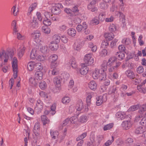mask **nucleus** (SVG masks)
Returning <instances> with one entry per match:
<instances>
[{"mask_svg": "<svg viewBox=\"0 0 146 146\" xmlns=\"http://www.w3.org/2000/svg\"><path fill=\"white\" fill-rule=\"evenodd\" d=\"M120 64V62H117V58L115 57L110 58L108 60V66H113L115 70H117V68Z\"/></svg>", "mask_w": 146, "mask_h": 146, "instance_id": "obj_1", "label": "nucleus"}, {"mask_svg": "<svg viewBox=\"0 0 146 146\" xmlns=\"http://www.w3.org/2000/svg\"><path fill=\"white\" fill-rule=\"evenodd\" d=\"M63 8V6L60 3L56 4L55 6L53 7L52 9V12L54 14L58 15L61 12V9Z\"/></svg>", "mask_w": 146, "mask_h": 146, "instance_id": "obj_2", "label": "nucleus"}, {"mask_svg": "<svg viewBox=\"0 0 146 146\" xmlns=\"http://www.w3.org/2000/svg\"><path fill=\"white\" fill-rule=\"evenodd\" d=\"M13 55V51L11 49H8L6 52L5 51L3 56V58H5L3 60L4 62H7L9 59V56H10L11 58H12Z\"/></svg>", "mask_w": 146, "mask_h": 146, "instance_id": "obj_3", "label": "nucleus"}, {"mask_svg": "<svg viewBox=\"0 0 146 146\" xmlns=\"http://www.w3.org/2000/svg\"><path fill=\"white\" fill-rule=\"evenodd\" d=\"M44 15L45 18H44L43 21V23L46 26V27L49 26L51 24V22L49 19L51 18V17L52 16V15H51V13L48 12H45L44 13Z\"/></svg>", "mask_w": 146, "mask_h": 146, "instance_id": "obj_4", "label": "nucleus"}, {"mask_svg": "<svg viewBox=\"0 0 146 146\" xmlns=\"http://www.w3.org/2000/svg\"><path fill=\"white\" fill-rule=\"evenodd\" d=\"M91 54L90 53L87 54L84 58L85 64L87 65H91L94 62V59L91 57Z\"/></svg>", "mask_w": 146, "mask_h": 146, "instance_id": "obj_5", "label": "nucleus"}, {"mask_svg": "<svg viewBox=\"0 0 146 146\" xmlns=\"http://www.w3.org/2000/svg\"><path fill=\"white\" fill-rule=\"evenodd\" d=\"M58 58V56L55 54L49 56V58L50 61L51 62V67H54L57 66V60Z\"/></svg>", "mask_w": 146, "mask_h": 146, "instance_id": "obj_6", "label": "nucleus"}, {"mask_svg": "<svg viewBox=\"0 0 146 146\" xmlns=\"http://www.w3.org/2000/svg\"><path fill=\"white\" fill-rule=\"evenodd\" d=\"M97 100L96 104L97 106H100L101 105L103 102H105L106 101V95L104 94L103 96H100L97 98Z\"/></svg>", "mask_w": 146, "mask_h": 146, "instance_id": "obj_7", "label": "nucleus"}, {"mask_svg": "<svg viewBox=\"0 0 146 146\" xmlns=\"http://www.w3.org/2000/svg\"><path fill=\"white\" fill-rule=\"evenodd\" d=\"M132 124L129 119L124 121L121 124V126L124 129L127 130L131 127Z\"/></svg>", "mask_w": 146, "mask_h": 146, "instance_id": "obj_8", "label": "nucleus"}, {"mask_svg": "<svg viewBox=\"0 0 146 146\" xmlns=\"http://www.w3.org/2000/svg\"><path fill=\"white\" fill-rule=\"evenodd\" d=\"M36 18L33 17L30 21L29 26L33 29H36L38 27V23Z\"/></svg>", "mask_w": 146, "mask_h": 146, "instance_id": "obj_9", "label": "nucleus"}, {"mask_svg": "<svg viewBox=\"0 0 146 146\" xmlns=\"http://www.w3.org/2000/svg\"><path fill=\"white\" fill-rule=\"evenodd\" d=\"M88 68L86 66H85L84 64H82V67L80 70V72L81 75H84L88 73Z\"/></svg>", "mask_w": 146, "mask_h": 146, "instance_id": "obj_10", "label": "nucleus"}, {"mask_svg": "<svg viewBox=\"0 0 146 146\" xmlns=\"http://www.w3.org/2000/svg\"><path fill=\"white\" fill-rule=\"evenodd\" d=\"M62 80L61 78L60 77H56L53 80V82L57 87H58L60 86Z\"/></svg>", "mask_w": 146, "mask_h": 146, "instance_id": "obj_11", "label": "nucleus"}, {"mask_svg": "<svg viewBox=\"0 0 146 146\" xmlns=\"http://www.w3.org/2000/svg\"><path fill=\"white\" fill-rule=\"evenodd\" d=\"M43 74L41 71H37L35 74V78L37 80H40L42 79Z\"/></svg>", "mask_w": 146, "mask_h": 146, "instance_id": "obj_12", "label": "nucleus"}, {"mask_svg": "<svg viewBox=\"0 0 146 146\" xmlns=\"http://www.w3.org/2000/svg\"><path fill=\"white\" fill-rule=\"evenodd\" d=\"M36 108L38 110V111L40 112L43 108V104L42 102L40 100L37 101L36 104Z\"/></svg>", "mask_w": 146, "mask_h": 146, "instance_id": "obj_13", "label": "nucleus"}, {"mask_svg": "<svg viewBox=\"0 0 146 146\" xmlns=\"http://www.w3.org/2000/svg\"><path fill=\"white\" fill-rule=\"evenodd\" d=\"M88 86L89 88L93 90H96L97 86L96 82L94 81H91L88 84Z\"/></svg>", "mask_w": 146, "mask_h": 146, "instance_id": "obj_14", "label": "nucleus"}, {"mask_svg": "<svg viewBox=\"0 0 146 146\" xmlns=\"http://www.w3.org/2000/svg\"><path fill=\"white\" fill-rule=\"evenodd\" d=\"M125 52H117L116 54L117 58L119 60H121L125 58Z\"/></svg>", "mask_w": 146, "mask_h": 146, "instance_id": "obj_15", "label": "nucleus"}, {"mask_svg": "<svg viewBox=\"0 0 146 146\" xmlns=\"http://www.w3.org/2000/svg\"><path fill=\"white\" fill-rule=\"evenodd\" d=\"M104 37L107 40L110 41L114 37V35L113 33H106L104 35Z\"/></svg>", "mask_w": 146, "mask_h": 146, "instance_id": "obj_16", "label": "nucleus"}, {"mask_svg": "<svg viewBox=\"0 0 146 146\" xmlns=\"http://www.w3.org/2000/svg\"><path fill=\"white\" fill-rule=\"evenodd\" d=\"M49 47L51 50L53 51H56L57 50L58 47V44L51 42L50 44Z\"/></svg>", "mask_w": 146, "mask_h": 146, "instance_id": "obj_17", "label": "nucleus"}, {"mask_svg": "<svg viewBox=\"0 0 146 146\" xmlns=\"http://www.w3.org/2000/svg\"><path fill=\"white\" fill-rule=\"evenodd\" d=\"M41 117L43 125H45L49 123L50 121L45 115H42L41 116Z\"/></svg>", "mask_w": 146, "mask_h": 146, "instance_id": "obj_18", "label": "nucleus"}, {"mask_svg": "<svg viewBox=\"0 0 146 146\" xmlns=\"http://www.w3.org/2000/svg\"><path fill=\"white\" fill-rule=\"evenodd\" d=\"M76 30L73 28H70L67 30L68 35L72 37L76 35Z\"/></svg>", "mask_w": 146, "mask_h": 146, "instance_id": "obj_19", "label": "nucleus"}, {"mask_svg": "<svg viewBox=\"0 0 146 146\" xmlns=\"http://www.w3.org/2000/svg\"><path fill=\"white\" fill-rule=\"evenodd\" d=\"M34 69L37 71H41L43 69L42 64L40 62L35 63Z\"/></svg>", "mask_w": 146, "mask_h": 146, "instance_id": "obj_20", "label": "nucleus"}, {"mask_svg": "<svg viewBox=\"0 0 146 146\" xmlns=\"http://www.w3.org/2000/svg\"><path fill=\"white\" fill-rule=\"evenodd\" d=\"M17 58L14 57L13 59L12 63V67L14 70L17 69Z\"/></svg>", "mask_w": 146, "mask_h": 146, "instance_id": "obj_21", "label": "nucleus"}, {"mask_svg": "<svg viewBox=\"0 0 146 146\" xmlns=\"http://www.w3.org/2000/svg\"><path fill=\"white\" fill-rule=\"evenodd\" d=\"M83 108V104L82 101H79L76 106V109L78 111L81 110Z\"/></svg>", "mask_w": 146, "mask_h": 146, "instance_id": "obj_22", "label": "nucleus"}, {"mask_svg": "<svg viewBox=\"0 0 146 146\" xmlns=\"http://www.w3.org/2000/svg\"><path fill=\"white\" fill-rule=\"evenodd\" d=\"M105 71H102L99 73V78L101 80H105L106 77V74Z\"/></svg>", "mask_w": 146, "mask_h": 146, "instance_id": "obj_23", "label": "nucleus"}, {"mask_svg": "<svg viewBox=\"0 0 146 146\" xmlns=\"http://www.w3.org/2000/svg\"><path fill=\"white\" fill-rule=\"evenodd\" d=\"M108 62H104L102 64L101 66V68L100 69V71L102 72V71H106L107 69V66H108Z\"/></svg>", "mask_w": 146, "mask_h": 146, "instance_id": "obj_24", "label": "nucleus"}, {"mask_svg": "<svg viewBox=\"0 0 146 146\" xmlns=\"http://www.w3.org/2000/svg\"><path fill=\"white\" fill-rule=\"evenodd\" d=\"M127 76L131 79H133L134 77V74L133 72L130 70H128L125 72Z\"/></svg>", "mask_w": 146, "mask_h": 146, "instance_id": "obj_25", "label": "nucleus"}, {"mask_svg": "<svg viewBox=\"0 0 146 146\" xmlns=\"http://www.w3.org/2000/svg\"><path fill=\"white\" fill-rule=\"evenodd\" d=\"M60 36L57 35H54L52 37L53 41L52 42L58 44L60 42Z\"/></svg>", "mask_w": 146, "mask_h": 146, "instance_id": "obj_26", "label": "nucleus"}, {"mask_svg": "<svg viewBox=\"0 0 146 146\" xmlns=\"http://www.w3.org/2000/svg\"><path fill=\"white\" fill-rule=\"evenodd\" d=\"M35 62H29L27 65L28 69L29 71H32L34 69V66L35 65Z\"/></svg>", "mask_w": 146, "mask_h": 146, "instance_id": "obj_27", "label": "nucleus"}, {"mask_svg": "<svg viewBox=\"0 0 146 146\" xmlns=\"http://www.w3.org/2000/svg\"><path fill=\"white\" fill-rule=\"evenodd\" d=\"M100 70L98 69H96L95 71L92 74V76L94 79H97L99 76V73H100Z\"/></svg>", "mask_w": 146, "mask_h": 146, "instance_id": "obj_28", "label": "nucleus"}, {"mask_svg": "<svg viewBox=\"0 0 146 146\" xmlns=\"http://www.w3.org/2000/svg\"><path fill=\"white\" fill-rule=\"evenodd\" d=\"M29 82L33 86H36L37 85V82L36 81L35 78L30 77L29 79Z\"/></svg>", "mask_w": 146, "mask_h": 146, "instance_id": "obj_29", "label": "nucleus"}, {"mask_svg": "<svg viewBox=\"0 0 146 146\" xmlns=\"http://www.w3.org/2000/svg\"><path fill=\"white\" fill-rule=\"evenodd\" d=\"M52 138L54 139H56V137L58 135V132L56 131L51 130L50 132Z\"/></svg>", "mask_w": 146, "mask_h": 146, "instance_id": "obj_30", "label": "nucleus"}, {"mask_svg": "<svg viewBox=\"0 0 146 146\" xmlns=\"http://www.w3.org/2000/svg\"><path fill=\"white\" fill-rule=\"evenodd\" d=\"M144 129L143 127L140 126L136 129L135 131V133L136 134H139L143 133Z\"/></svg>", "mask_w": 146, "mask_h": 146, "instance_id": "obj_31", "label": "nucleus"}, {"mask_svg": "<svg viewBox=\"0 0 146 146\" xmlns=\"http://www.w3.org/2000/svg\"><path fill=\"white\" fill-rule=\"evenodd\" d=\"M39 131H33V132L34 135H33V138L36 141L38 138H40V134L39 133Z\"/></svg>", "mask_w": 146, "mask_h": 146, "instance_id": "obj_32", "label": "nucleus"}, {"mask_svg": "<svg viewBox=\"0 0 146 146\" xmlns=\"http://www.w3.org/2000/svg\"><path fill=\"white\" fill-rule=\"evenodd\" d=\"M139 108V105H137L131 106L128 110V111H133L137 110Z\"/></svg>", "mask_w": 146, "mask_h": 146, "instance_id": "obj_33", "label": "nucleus"}, {"mask_svg": "<svg viewBox=\"0 0 146 146\" xmlns=\"http://www.w3.org/2000/svg\"><path fill=\"white\" fill-rule=\"evenodd\" d=\"M62 101L64 104H66L70 102V100L68 97L65 96L62 98Z\"/></svg>", "mask_w": 146, "mask_h": 146, "instance_id": "obj_34", "label": "nucleus"}, {"mask_svg": "<svg viewBox=\"0 0 146 146\" xmlns=\"http://www.w3.org/2000/svg\"><path fill=\"white\" fill-rule=\"evenodd\" d=\"M42 32L45 34H48L50 32V28L47 27L43 26L42 27Z\"/></svg>", "mask_w": 146, "mask_h": 146, "instance_id": "obj_35", "label": "nucleus"}, {"mask_svg": "<svg viewBox=\"0 0 146 146\" xmlns=\"http://www.w3.org/2000/svg\"><path fill=\"white\" fill-rule=\"evenodd\" d=\"M39 86L41 89L43 90L46 88V84L45 82L42 81L41 82L39 83Z\"/></svg>", "mask_w": 146, "mask_h": 146, "instance_id": "obj_36", "label": "nucleus"}, {"mask_svg": "<svg viewBox=\"0 0 146 146\" xmlns=\"http://www.w3.org/2000/svg\"><path fill=\"white\" fill-rule=\"evenodd\" d=\"M71 11L73 13H72V14H73V17L76 16L78 14L79 10L78 9V7L76 6H75L74 7L72 10H71Z\"/></svg>", "mask_w": 146, "mask_h": 146, "instance_id": "obj_37", "label": "nucleus"}, {"mask_svg": "<svg viewBox=\"0 0 146 146\" xmlns=\"http://www.w3.org/2000/svg\"><path fill=\"white\" fill-rule=\"evenodd\" d=\"M133 142V139L131 138H127L125 141V143L127 145H132Z\"/></svg>", "mask_w": 146, "mask_h": 146, "instance_id": "obj_38", "label": "nucleus"}, {"mask_svg": "<svg viewBox=\"0 0 146 146\" xmlns=\"http://www.w3.org/2000/svg\"><path fill=\"white\" fill-rule=\"evenodd\" d=\"M116 30V27L115 25L113 24H112L109 27V31L110 32L112 33L113 32H114Z\"/></svg>", "mask_w": 146, "mask_h": 146, "instance_id": "obj_39", "label": "nucleus"}, {"mask_svg": "<svg viewBox=\"0 0 146 146\" xmlns=\"http://www.w3.org/2000/svg\"><path fill=\"white\" fill-rule=\"evenodd\" d=\"M25 47H23L22 48L19 50L18 55L20 58H21L23 56L25 52Z\"/></svg>", "mask_w": 146, "mask_h": 146, "instance_id": "obj_40", "label": "nucleus"}, {"mask_svg": "<svg viewBox=\"0 0 146 146\" xmlns=\"http://www.w3.org/2000/svg\"><path fill=\"white\" fill-rule=\"evenodd\" d=\"M87 120V117L85 115H82L80 117L78 120L79 121L82 123L86 122Z\"/></svg>", "mask_w": 146, "mask_h": 146, "instance_id": "obj_41", "label": "nucleus"}, {"mask_svg": "<svg viewBox=\"0 0 146 146\" xmlns=\"http://www.w3.org/2000/svg\"><path fill=\"white\" fill-rule=\"evenodd\" d=\"M86 133H83L81 135L76 138V141H78L79 140L81 141L82 139H84L86 136Z\"/></svg>", "mask_w": 146, "mask_h": 146, "instance_id": "obj_42", "label": "nucleus"}, {"mask_svg": "<svg viewBox=\"0 0 146 146\" xmlns=\"http://www.w3.org/2000/svg\"><path fill=\"white\" fill-rule=\"evenodd\" d=\"M106 14L105 13L102 12L100 13L99 15V19L101 21H103L105 18Z\"/></svg>", "mask_w": 146, "mask_h": 146, "instance_id": "obj_43", "label": "nucleus"}, {"mask_svg": "<svg viewBox=\"0 0 146 146\" xmlns=\"http://www.w3.org/2000/svg\"><path fill=\"white\" fill-rule=\"evenodd\" d=\"M40 129V124L38 122H36L35 124L33 129V131H39Z\"/></svg>", "mask_w": 146, "mask_h": 146, "instance_id": "obj_44", "label": "nucleus"}, {"mask_svg": "<svg viewBox=\"0 0 146 146\" xmlns=\"http://www.w3.org/2000/svg\"><path fill=\"white\" fill-rule=\"evenodd\" d=\"M113 141L114 137L113 136H112L111 137V139L108 140L105 143L104 145L103 146H109L112 143Z\"/></svg>", "mask_w": 146, "mask_h": 146, "instance_id": "obj_45", "label": "nucleus"}, {"mask_svg": "<svg viewBox=\"0 0 146 146\" xmlns=\"http://www.w3.org/2000/svg\"><path fill=\"white\" fill-rule=\"evenodd\" d=\"M113 126V124L111 123L105 125L104 127V130L106 131L108 129H110L112 128Z\"/></svg>", "mask_w": 146, "mask_h": 146, "instance_id": "obj_46", "label": "nucleus"}, {"mask_svg": "<svg viewBox=\"0 0 146 146\" xmlns=\"http://www.w3.org/2000/svg\"><path fill=\"white\" fill-rule=\"evenodd\" d=\"M35 51L34 50H31L30 54V56L31 59H33L36 58L37 55L35 53Z\"/></svg>", "mask_w": 146, "mask_h": 146, "instance_id": "obj_47", "label": "nucleus"}, {"mask_svg": "<svg viewBox=\"0 0 146 146\" xmlns=\"http://www.w3.org/2000/svg\"><path fill=\"white\" fill-rule=\"evenodd\" d=\"M69 121L72 124H75L77 120V118L76 116H73L69 118Z\"/></svg>", "mask_w": 146, "mask_h": 146, "instance_id": "obj_48", "label": "nucleus"}, {"mask_svg": "<svg viewBox=\"0 0 146 146\" xmlns=\"http://www.w3.org/2000/svg\"><path fill=\"white\" fill-rule=\"evenodd\" d=\"M139 112L140 113H143L145 111H146V104L143 105L139 108Z\"/></svg>", "mask_w": 146, "mask_h": 146, "instance_id": "obj_49", "label": "nucleus"}, {"mask_svg": "<svg viewBox=\"0 0 146 146\" xmlns=\"http://www.w3.org/2000/svg\"><path fill=\"white\" fill-rule=\"evenodd\" d=\"M117 90V88L115 86H113L111 88L109 91V94H115V92Z\"/></svg>", "mask_w": 146, "mask_h": 146, "instance_id": "obj_50", "label": "nucleus"}, {"mask_svg": "<svg viewBox=\"0 0 146 146\" xmlns=\"http://www.w3.org/2000/svg\"><path fill=\"white\" fill-rule=\"evenodd\" d=\"M108 43L107 40H104L102 41L101 46L102 48H106L108 45Z\"/></svg>", "mask_w": 146, "mask_h": 146, "instance_id": "obj_51", "label": "nucleus"}, {"mask_svg": "<svg viewBox=\"0 0 146 146\" xmlns=\"http://www.w3.org/2000/svg\"><path fill=\"white\" fill-rule=\"evenodd\" d=\"M71 64L72 67L74 68H75L76 67L77 64L76 61L74 58H72L70 60Z\"/></svg>", "mask_w": 146, "mask_h": 146, "instance_id": "obj_52", "label": "nucleus"}, {"mask_svg": "<svg viewBox=\"0 0 146 146\" xmlns=\"http://www.w3.org/2000/svg\"><path fill=\"white\" fill-rule=\"evenodd\" d=\"M48 50V48L46 46H42L40 48V51L43 53H46Z\"/></svg>", "mask_w": 146, "mask_h": 146, "instance_id": "obj_53", "label": "nucleus"}, {"mask_svg": "<svg viewBox=\"0 0 146 146\" xmlns=\"http://www.w3.org/2000/svg\"><path fill=\"white\" fill-rule=\"evenodd\" d=\"M122 42L123 43L127 45H129L131 43L130 39L128 38L123 39Z\"/></svg>", "mask_w": 146, "mask_h": 146, "instance_id": "obj_54", "label": "nucleus"}, {"mask_svg": "<svg viewBox=\"0 0 146 146\" xmlns=\"http://www.w3.org/2000/svg\"><path fill=\"white\" fill-rule=\"evenodd\" d=\"M92 98L91 95H88L86 97V102L87 106H89L91 104V99Z\"/></svg>", "mask_w": 146, "mask_h": 146, "instance_id": "obj_55", "label": "nucleus"}, {"mask_svg": "<svg viewBox=\"0 0 146 146\" xmlns=\"http://www.w3.org/2000/svg\"><path fill=\"white\" fill-rule=\"evenodd\" d=\"M118 40L116 38L112 41L110 43V46L111 48H114L116 45V43L118 41Z\"/></svg>", "mask_w": 146, "mask_h": 146, "instance_id": "obj_56", "label": "nucleus"}, {"mask_svg": "<svg viewBox=\"0 0 146 146\" xmlns=\"http://www.w3.org/2000/svg\"><path fill=\"white\" fill-rule=\"evenodd\" d=\"M64 11L66 12V13H67L70 16L73 17V14H72V13H73V12H72L71 10L70 9L68 8H66L64 9Z\"/></svg>", "mask_w": 146, "mask_h": 146, "instance_id": "obj_57", "label": "nucleus"}, {"mask_svg": "<svg viewBox=\"0 0 146 146\" xmlns=\"http://www.w3.org/2000/svg\"><path fill=\"white\" fill-rule=\"evenodd\" d=\"M144 69L142 66H139L137 69V72L139 74H141L143 72Z\"/></svg>", "mask_w": 146, "mask_h": 146, "instance_id": "obj_58", "label": "nucleus"}, {"mask_svg": "<svg viewBox=\"0 0 146 146\" xmlns=\"http://www.w3.org/2000/svg\"><path fill=\"white\" fill-rule=\"evenodd\" d=\"M118 49L119 50V52H125V51L126 50L125 48L123 45L121 44L119 45L118 47Z\"/></svg>", "mask_w": 146, "mask_h": 146, "instance_id": "obj_59", "label": "nucleus"}, {"mask_svg": "<svg viewBox=\"0 0 146 146\" xmlns=\"http://www.w3.org/2000/svg\"><path fill=\"white\" fill-rule=\"evenodd\" d=\"M127 88V86L126 85L124 84H122L121 88H120V90L122 92L123 91H125L126 90Z\"/></svg>", "mask_w": 146, "mask_h": 146, "instance_id": "obj_60", "label": "nucleus"}, {"mask_svg": "<svg viewBox=\"0 0 146 146\" xmlns=\"http://www.w3.org/2000/svg\"><path fill=\"white\" fill-rule=\"evenodd\" d=\"M100 7L101 9H106L108 7V5L104 3H102L100 4Z\"/></svg>", "mask_w": 146, "mask_h": 146, "instance_id": "obj_61", "label": "nucleus"}, {"mask_svg": "<svg viewBox=\"0 0 146 146\" xmlns=\"http://www.w3.org/2000/svg\"><path fill=\"white\" fill-rule=\"evenodd\" d=\"M32 36L35 39L38 38L40 36V34L38 33H32Z\"/></svg>", "mask_w": 146, "mask_h": 146, "instance_id": "obj_62", "label": "nucleus"}, {"mask_svg": "<svg viewBox=\"0 0 146 146\" xmlns=\"http://www.w3.org/2000/svg\"><path fill=\"white\" fill-rule=\"evenodd\" d=\"M107 51L106 49H103L100 52V54L102 56H104L107 55Z\"/></svg>", "mask_w": 146, "mask_h": 146, "instance_id": "obj_63", "label": "nucleus"}, {"mask_svg": "<svg viewBox=\"0 0 146 146\" xmlns=\"http://www.w3.org/2000/svg\"><path fill=\"white\" fill-rule=\"evenodd\" d=\"M103 138V136L102 135H99L97 137V141L98 142V144H99Z\"/></svg>", "mask_w": 146, "mask_h": 146, "instance_id": "obj_64", "label": "nucleus"}]
</instances>
